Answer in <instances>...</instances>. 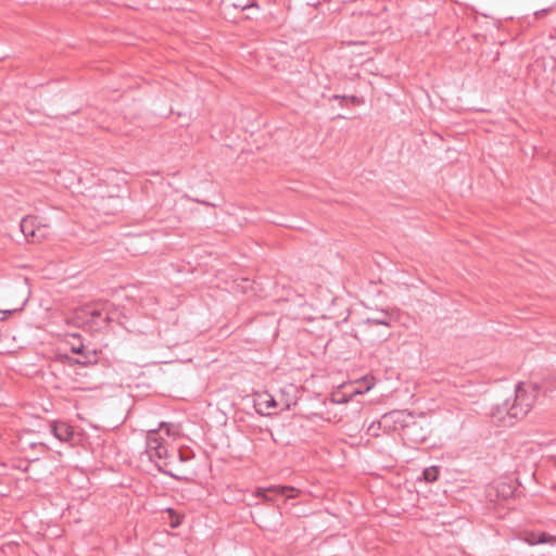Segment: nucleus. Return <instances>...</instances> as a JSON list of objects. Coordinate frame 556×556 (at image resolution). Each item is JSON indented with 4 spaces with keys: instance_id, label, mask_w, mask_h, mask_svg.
<instances>
[{
    "instance_id": "obj_1",
    "label": "nucleus",
    "mask_w": 556,
    "mask_h": 556,
    "mask_svg": "<svg viewBox=\"0 0 556 556\" xmlns=\"http://www.w3.org/2000/svg\"><path fill=\"white\" fill-rule=\"evenodd\" d=\"M511 405L513 417L517 418V421L525 418L531 410L535 395L532 392H528L521 383H518L515 389V395L513 399H507Z\"/></svg>"
},
{
    "instance_id": "obj_2",
    "label": "nucleus",
    "mask_w": 556,
    "mask_h": 556,
    "mask_svg": "<svg viewBox=\"0 0 556 556\" xmlns=\"http://www.w3.org/2000/svg\"><path fill=\"white\" fill-rule=\"evenodd\" d=\"M415 420L412 413L407 410H392L382 416V422L384 428H392L393 430H403Z\"/></svg>"
},
{
    "instance_id": "obj_3",
    "label": "nucleus",
    "mask_w": 556,
    "mask_h": 556,
    "mask_svg": "<svg viewBox=\"0 0 556 556\" xmlns=\"http://www.w3.org/2000/svg\"><path fill=\"white\" fill-rule=\"evenodd\" d=\"M298 490L289 485H273L265 489H257L255 494L262 497L266 502H273L276 496H282L285 498L295 497Z\"/></svg>"
},
{
    "instance_id": "obj_4",
    "label": "nucleus",
    "mask_w": 556,
    "mask_h": 556,
    "mask_svg": "<svg viewBox=\"0 0 556 556\" xmlns=\"http://www.w3.org/2000/svg\"><path fill=\"white\" fill-rule=\"evenodd\" d=\"M511 405L506 399L502 404L496 405L491 414L493 422L503 427H510L517 422V418L513 417Z\"/></svg>"
},
{
    "instance_id": "obj_5",
    "label": "nucleus",
    "mask_w": 556,
    "mask_h": 556,
    "mask_svg": "<svg viewBox=\"0 0 556 556\" xmlns=\"http://www.w3.org/2000/svg\"><path fill=\"white\" fill-rule=\"evenodd\" d=\"M164 459L165 462L163 465H157V469L160 472L167 475L169 477H173L175 479H180L179 476L174 473L172 470H169L167 467L170 464V462H167V459L173 458V453L170 454L168 448L165 445H162L161 448H159L154 454H152V459Z\"/></svg>"
},
{
    "instance_id": "obj_6",
    "label": "nucleus",
    "mask_w": 556,
    "mask_h": 556,
    "mask_svg": "<svg viewBox=\"0 0 556 556\" xmlns=\"http://www.w3.org/2000/svg\"><path fill=\"white\" fill-rule=\"evenodd\" d=\"M50 431L58 440L62 442H70L74 437L73 428L65 422L53 421L50 425Z\"/></svg>"
},
{
    "instance_id": "obj_7",
    "label": "nucleus",
    "mask_w": 556,
    "mask_h": 556,
    "mask_svg": "<svg viewBox=\"0 0 556 556\" xmlns=\"http://www.w3.org/2000/svg\"><path fill=\"white\" fill-rule=\"evenodd\" d=\"M523 541L527 542L529 545H536V544H545L549 543L552 545L556 544V536L551 535L546 532H526L523 535Z\"/></svg>"
},
{
    "instance_id": "obj_8",
    "label": "nucleus",
    "mask_w": 556,
    "mask_h": 556,
    "mask_svg": "<svg viewBox=\"0 0 556 556\" xmlns=\"http://www.w3.org/2000/svg\"><path fill=\"white\" fill-rule=\"evenodd\" d=\"M404 435L415 442H424L427 439V432L424 431L422 426L417 420H414L404 431Z\"/></svg>"
},
{
    "instance_id": "obj_9",
    "label": "nucleus",
    "mask_w": 556,
    "mask_h": 556,
    "mask_svg": "<svg viewBox=\"0 0 556 556\" xmlns=\"http://www.w3.org/2000/svg\"><path fill=\"white\" fill-rule=\"evenodd\" d=\"M162 445H164V439L160 437L159 432L156 430L149 431L146 441V452L150 459H152V454L161 448Z\"/></svg>"
},
{
    "instance_id": "obj_10",
    "label": "nucleus",
    "mask_w": 556,
    "mask_h": 556,
    "mask_svg": "<svg viewBox=\"0 0 556 556\" xmlns=\"http://www.w3.org/2000/svg\"><path fill=\"white\" fill-rule=\"evenodd\" d=\"M39 225L38 218L34 216H26L21 220V231L25 236V238L30 239L34 237L35 230Z\"/></svg>"
},
{
    "instance_id": "obj_11",
    "label": "nucleus",
    "mask_w": 556,
    "mask_h": 556,
    "mask_svg": "<svg viewBox=\"0 0 556 556\" xmlns=\"http://www.w3.org/2000/svg\"><path fill=\"white\" fill-rule=\"evenodd\" d=\"M99 361V355L96 350H88L86 349L84 351V354L79 355V358L76 359V364L88 366L92 364H97Z\"/></svg>"
},
{
    "instance_id": "obj_12",
    "label": "nucleus",
    "mask_w": 556,
    "mask_h": 556,
    "mask_svg": "<svg viewBox=\"0 0 556 556\" xmlns=\"http://www.w3.org/2000/svg\"><path fill=\"white\" fill-rule=\"evenodd\" d=\"M391 319V315L388 312L381 311L378 316L367 318L366 323L369 325L390 326Z\"/></svg>"
},
{
    "instance_id": "obj_13",
    "label": "nucleus",
    "mask_w": 556,
    "mask_h": 556,
    "mask_svg": "<svg viewBox=\"0 0 556 556\" xmlns=\"http://www.w3.org/2000/svg\"><path fill=\"white\" fill-rule=\"evenodd\" d=\"M258 405L263 406L265 409L275 408L278 406L277 401L269 393H263L258 395Z\"/></svg>"
},
{
    "instance_id": "obj_14",
    "label": "nucleus",
    "mask_w": 556,
    "mask_h": 556,
    "mask_svg": "<svg viewBox=\"0 0 556 556\" xmlns=\"http://www.w3.org/2000/svg\"><path fill=\"white\" fill-rule=\"evenodd\" d=\"M173 457H177L180 463H187L194 457V454L189 448H179L173 452Z\"/></svg>"
},
{
    "instance_id": "obj_15",
    "label": "nucleus",
    "mask_w": 556,
    "mask_h": 556,
    "mask_svg": "<svg viewBox=\"0 0 556 556\" xmlns=\"http://www.w3.org/2000/svg\"><path fill=\"white\" fill-rule=\"evenodd\" d=\"M422 476L427 482H434L439 477V468L437 466L428 467L424 470Z\"/></svg>"
},
{
    "instance_id": "obj_16",
    "label": "nucleus",
    "mask_w": 556,
    "mask_h": 556,
    "mask_svg": "<svg viewBox=\"0 0 556 556\" xmlns=\"http://www.w3.org/2000/svg\"><path fill=\"white\" fill-rule=\"evenodd\" d=\"M48 233H49L48 227L46 225L39 224L35 230L34 237H31L30 239L33 242L40 241L43 238H46L48 236Z\"/></svg>"
},
{
    "instance_id": "obj_17",
    "label": "nucleus",
    "mask_w": 556,
    "mask_h": 556,
    "mask_svg": "<svg viewBox=\"0 0 556 556\" xmlns=\"http://www.w3.org/2000/svg\"><path fill=\"white\" fill-rule=\"evenodd\" d=\"M381 425H383L382 419L380 421L379 420L371 421L367 428V433L372 437H378Z\"/></svg>"
},
{
    "instance_id": "obj_18",
    "label": "nucleus",
    "mask_w": 556,
    "mask_h": 556,
    "mask_svg": "<svg viewBox=\"0 0 556 556\" xmlns=\"http://www.w3.org/2000/svg\"><path fill=\"white\" fill-rule=\"evenodd\" d=\"M169 515V525L172 528H177L181 523V518L178 514L175 513L174 509L167 508L166 510Z\"/></svg>"
},
{
    "instance_id": "obj_19",
    "label": "nucleus",
    "mask_w": 556,
    "mask_h": 556,
    "mask_svg": "<svg viewBox=\"0 0 556 556\" xmlns=\"http://www.w3.org/2000/svg\"><path fill=\"white\" fill-rule=\"evenodd\" d=\"M86 350L85 345L84 344H79L78 346H73L72 348V352L75 353V354H84V351Z\"/></svg>"
},
{
    "instance_id": "obj_20",
    "label": "nucleus",
    "mask_w": 556,
    "mask_h": 556,
    "mask_svg": "<svg viewBox=\"0 0 556 556\" xmlns=\"http://www.w3.org/2000/svg\"><path fill=\"white\" fill-rule=\"evenodd\" d=\"M101 315H102V313L100 311H98V309H93V311L90 312V316L92 318V321H94L96 318L101 317Z\"/></svg>"
},
{
    "instance_id": "obj_21",
    "label": "nucleus",
    "mask_w": 556,
    "mask_h": 556,
    "mask_svg": "<svg viewBox=\"0 0 556 556\" xmlns=\"http://www.w3.org/2000/svg\"><path fill=\"white\" fill-rule=\"evenodd\" d=\"M332 99L340 100L341 105H343V102L346 101V96L334 94Z\"/></svg>"
},
{
    "instance_id": "obj_22",
    "label": "nucleus",
    "mask_w": 556,
    "mask_h": 556,
    "mask_svg": "<svg viewBox=\"0 0 556 556\" xmlns=\"http://www.w3.org/2000/svg\"><path fill=\"white\" fill-rule=\"evenodd\" d=\"M346 100L351 101L354 104H359L358 98L356 96H346Z\"/></svg>"
},
{
    "instance_id": "obj_23",
    "label": "nucleus",
    "mask_w": 556,
    "mask_h": 556,
    "mask_svg": "<svg viewBox=\"0 0 556 556\" xmlns=\"http://www.w3.org/2000/svg\"><path fill=\"white\" fill-rule=\"evenodd\" d=\"M547 9H543V10H539L535 12V16L536 17H542L543 15H545L547 13Z\"/></svg>"
},
{
    "instance_id": "obj_24",
    "label": "nucleus",
    "mask_w": 556,
    "mask_h": 556,
    "mask_svg": "<svg viewBox=\"0 0 556 556\" xmlns=\"http://www.w3.org/2000/svg\"><path fill=\"white\" fill-rule=\"evenodd\" d=\"M253 5H254V3H248V4H244V5H241V9L245 10V9H249V8L253 7Z\"/></svg>"
}]
</instances>
